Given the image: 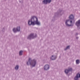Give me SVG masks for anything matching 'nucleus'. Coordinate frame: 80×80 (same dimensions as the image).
I'll return each instance as SVG.
<instances>
[{"label": "nucleus", "instance_id": "f257e3e1", "mask_svg": "<svg viewBox=\"0 0 80 80\" xmlns=\"http://www.w3.org/2000/svg\"><path fill=\"white\" fill-rule=\"evenodd\" d=\"M28 23L29 26L35 25L39 26L41 25L40 22L38 20V18L34 16H32L31 17V18L28 20Z\"/></svg>", "mask_w": 80, "mask_h": 80}, {"label": "nucleus", "instance_id": "f03ea898", "mask_svg": "<svg viewBox=\"0 0 80 80\" xmlns=\"http://www.w3.org/2000/svg\"><path fill=\"white\" fill-rule=\"evenodd\" d=\"M28 65H30L32 67H34L36 65L37 63V61L35 59L32 60V58H29L28 61L27 62Z\"/></svg>", "mask_w": 80, "mask_h": 80}, {"label": "nucleus", "instance_id": "7ed1b4c3", "mask_svg": "<svg viewBox=\"0 0 80 80\" xmlns=\"http://www.w3.org/2000/svg\"><path fill=\"white\" fill-rule=\"evenodd\" d=\"M65 23L67 27H70L73 26V24L72 23V21H70V19L66 20L65 21Z\"/></svg>", "mask_w": 80, "mask_h": 80}, {"label": "nucleus", "instance_id": "20e7f679", "mask_svg": "<svg viewBox=\"0 0 80 80\" xmlns=\"http://www.w3.org/2000/svg\"><path fill=\"white\" fill-rule=\"evenodd\" d=\"M37 37V34H34L33 33H31L28 36V39H32L36 38Z\"/></svg>", "mask_w": 80, "mask_h": 80}, {"label": "nucleus", "instance_id": "39448f33", "mask_svg": "<svg viewBox=\"0 0 80 80\" xmlns=\"http://www.w3.org/2000/svg\"><path fill=\"white\" fill-rule=\"evenodd\" d=\"M12 31L14 33H17L18 32H20V27L18 26L16 28H13Z\"/></svg>", "mask_w": 80, "mask_h": 80}, {"label": "nucleus", "instance_id": "423d86ee", "mask_svg": "<svg viewBox=\"0 0 80 80\" xmlns=\"http://www.w3.org/2000/svg\"><path fill=\"white\" fill-rule=\"evenodd\" d=\"M71 71H72V68H69L68 69H66L65 70L64 72L66 74H68Z\"/></svg>", "mask_w": 80, "mask_h": 80}, {"label": "nucleus", "instance_id": "0eeeda50", "mask_svg": "<svg viewBox=\"0 0 80 80\" xmlns=\"http://www.w3.org/2000/svg\"><path fill=\"white\" fill-rule=\"evenodd\" d=\"M49 68H50V66L48 64L45 65L44 67V70H49Z\"/></svg>", "mask_w": 80, "mask_h": 80}, {"label": "nucleus", "instance_id": "6e6552de", "mask_svg": "<svg viewBox=\"0 0 80 80\" xmlns=\"http://www.w3.org/2000/svg\"><path fill=\"white\" fill-rule=\"evenodd\" d=\"M42 3L44 5H47L48 3H50V2L48 0H43Z\"/></svg>", "mask_w": 80, "mask_h": 80}, {"label": "nucleus", "instance_id": "1a4fd4ad", "mask_svg": "<svg viewBox=\"0 0 80 80\" xmlns=\"http://www.w3.org/2000/svg\"><path fill=\"white\" fill-rule=\"evenodd\" d=\"M79 78H80V73H78L75 77L74 79L75 80H78Z\"/></svg>", "mask_w": 80, "mask_h": 80}, {"label": "nucleus", "instance_id": "9d476101", "mask_svg": "<svg viewBox=\"0 0 80 80\" xmlns=\"http://www.w3.org/2000/svg\"><path fill=\"white\" fill-rule=\"evenodd\" d=\"M75 25L78 27L80 26V20H78L76 22Z\"/></svg>", "mask_w": 80, "mask_h": 80}, {"label": "nucleus", "instance_id": "9b49d317", "mask_svg": "<svg viewBox=\"0 0 80 80\" xmlns=\"http://www.w3.org/2000/svg\"><path fill=\"white\" fill-rule=\"evenodd\" d=\"M57 57V56H55V55H52V56L51 57V59L52 60H55L56 59Z\"/></svg>", "mask_w": 80, "mask_h": 80}, {"label": "nucleus", "instance_id": "f8f14e48", "mask_svg": "<svg viewBox=\"0 0 80 80\" xmlns=\"http://www.w3.org/2000/svg\"><path fill=\"white\" fill-rule=\"evenodd\" d=\"M69 18L70 19L73 20L74 17L73 15L71 14L69 16Z\"/></svg>", "mask_w": 80, "mask_h": 80}, {"label": "nucleus", "instance_id": "ddd939ff", "mask_svg": "<svg viewBox=\"0 0 80 80\" xmlns=\"http://www.w3.org/2000/svg\"><path fill=\"white\" fill-rule=\"evenodd\" d=\"M18 68H19V66L18 65H16L15 68V70H18Z\"/></svg>", "mask_w": 80, "mask_h": 80}, {"label": "nucleus", "instance_id": "4468645a", "mask_svg": "<svg viewBox=\"0 0 80 80\" xmlns=\"http://www.w3.org/2000/svg\"><path fill=\"white\" fill-rule=\"evenodd\" d=\"M76 64H79L80 63V60L78 59L76 61Z\"/></svg>", "mask_w": 80, "mask_h": 80}, {"label": "nucleus", "instance_id": "2eb2a0df", "mask_svg": "<svg viewBox=\"0 0 80 80\" xmlns=\"http://www.w3.org/2000/svg\"><path fill=\"white\" fill-rule=\"evenodd\" d=\"M23 52V51H20L19 52V55H22V53Z\"/></svg>", "mask_w": 80, "mask_h": 80}, {"label": "nucleus", "instance_id": "dca6fc26", "mask_svg": "<svg viewBox=\"0 0 80 80\" xmlns=\"http://www.w3.org/2000/svg\"><path fill=\"white\" fill-rule=\"evenodd\" d=\"M70 48V46H68L66 47V48L64 49V50H67V49H69Z\"/></svg>", "mask_w": 80, "mask_h": 80}, {"label": "nucleus", "instance_id": "f3484780", "mask_svg": "<svg viewBox=\"0 0 80 80\" xmlns=\"http://www.w3.org/2000/svg\"><path fill=\"white\" fill-rule=\"evenodd\" d=\"M63 11H60L59 13V15H61V13H63Z\"/></svg>", "mask_w": 80, "mask_h": 80}, {"label": "nucleus", "instance_id": "a211bd4d", "mask_svg": "<svg viewBox=\"0 0 80 80\" xmlns=\"http://www.w3.org/2000/svg\"><path fill=\"white\" fill-rule=\"evenodd\" d=\"M78 35V33H76V35Z\"/></svg>", "mask_w": 80, "mask_h": 80}, {"label": "nucleus", "instance_id": "6ab92c4d", "mask_svg": "<svg viewBox=\"0 0 80 80\" xmlns=\"http://www.w3.org/2000/svg\"><path fill=\"white\" fill-rule=\"evenodd\" d=\"M76 38L77 39H78V37H76Z\"/></svg>", "mask_w": 80, "mask_h": 80}]
</instances>
